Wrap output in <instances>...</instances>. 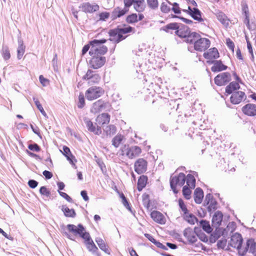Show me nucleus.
<instances>
[{"label":"nucleus","instance_id":"nucleus-22","mask_svg":"<svg viewBox=\"0 0 256 256\" xmlns=\"http://www.w3.org/2000/svg\"><path fill=\"white\" fill-rule=\"evenodd\" d=\"M242 13L245 16L244 22L246 24V26L249 29H250V16L248 6L245 2H242Z\"/></svg>","mask_w":256,"mask_h":256},{"label":"nucleus","instance_id":"nucleus-27","mask_svg":"<svg viewBox=\"0 0 256 256\" xmlns=\"http://www.w3.org/2000/svg\"><path fill=\"white\" fill-rule=\"evenodd\" d=\"M194 202L196 204H200L204 198V192L202 189L200 188H196L194 190Z\"/></svg>","mask_w":256,"mask_h":256},{"label":"nucleus","instance_id":"nucleus-31","mask_svg":"<svg viewBox=\"0 0 256 256\" xmlns=\"http://www.w3.org/2000/svg\"><path fill=\"white\" fill-rule=\"evenodd\" d=\"M134 7L138 12H142L144 10V0H135L134 2Z\"/></svg>","mask_w":256,"mask_h":256},{"label":"nucleus","instance_id":"nucleus-46","mask_svg":"<svg viewBox=\"0 0 256 256\" xmlns=\"http://www.w3.org/2000/svg\"><path fill=\"white\" fill-rule=\"evenodd\" d=\"M226 68L227 66L226 65H214L212 67L211 70L214 72H217L224 70H226Z\"/></svg>","mask_w":256,"mask_h":256},{"label":"nucleus","instance_id":"nucleus-16","mask_svg":"<svg viewBox=\"0 0 256 256\" xmlns=\"http://www.w3.org/2000/svg\"><path fill=\"white\" fill-rule=\"evenodd\" d=\"M246 96L244 92L238 91L234 92L230 96V102L233 104H240L242 99L246 98Z\"/></svg>","mask_w":256,"mask_h":256},{"label":"nucleus","instance_id":"nucleus-3","mask_svg":"<svg viewBox=\"0 0 256 256\" xmlns=\"http://www.w3.org/2000/svg\"><path fill=\"white\" fill-rule=\"evenodd\" d=\"M66 229L68 232H64V235L70 240H74V236L78 235L82 238V236L89 234L85 231V228L81 224H78L77 226L72 224H68L66 226Z\"/></svg>","mask_w":256,"mask_h":256},{"label":"nucleus","instance_id":"nucleus-6","mask_svg":"<svg viewBox=\"0 0 256 256\" xmlns=\"http://www.w3.org/2000/svg\"><path fill=\"white\" fill-rule=\"evenodd\" d=\"M104 90L99 86H94L88 88L86 92L85 96L88 100H92L102 96Z\"/></svg>","mask_w":256,"mask_h":256},{"label":"nucleus","instance_id":"nucleus-18","mask_svg":"<svg viewBox=\"0 0 256 256\" xmlns=\"http://www.w3.org/2000/svg\"><path fill=\"white\" fill-rule=\"evenodd\" d=\"M242 112L248 116H256V105L252 104H248L242 108Z\"/></svg>","mask_w":256,"mask_h":256},{"label":"nucleus","instance_id":"nucleus-10","mask_svg":"<svg viewBox=\"0 0 256 256\" xmlns=\"http://www.w3.org/2000/svg\"><path fill=\"white\" fill-rule=\"evenodd\" d=\"M247 252L256 256V242L254 239H248L247 240L246 247L244 250H240L239 254L243 256L246 254Z\"/></svg>","mask_w":256,"mask_h":256},{"label":"nucleus","instance_id":"nucleus-24","mask_svg":"<svg viewBox=\"0 0 256 256\" xmlns=\"http://www.w3.org/2000/svg\"><path fill=\"white\" fill-rule=\"evenodd\" d=\"M223 215L220 212H216L212 216V226L216 228L219 226L222 220Z\"/></svg>","mask_w":256,"mask_h":256},{"label":"nucleus","instance_id":"nucleus-19","mask_svg":"<svg viewBox=\"0 0 256 256\" xmlns=\"http://www.w3.org/2000/svg\"><path fill=\"white\" fill-rule=\"evenodd\" d=\"M190 32V30L188 26L182 24H178V28L175 31V34L180 38H184L188 36Z\"/></svg>","mask_w":256,"mask_h":256},{"label":"nucleus","instance_id":"nucleus-59","mask_svg":"<svg viewBox=\"0 0 256 256\" xmlns=\"http://www.w3.org/2000/svg\"><path fill=\"white\" fill-rule=\"evenodd\" d=\"M214 198H213V196L210 194H208L206 196L204 201V205H208L209 204L210 202L213 200Z\"/></svg>","mask_w":256,"mask_h":256},{"label":"nucleus","instance_id":"nucleus-9","mask_svg":"<svg viewBox=\"0 0 256 256\" xmlns=\"http://www.w3.org/2000/svg\"><path fill=\"white\" fill-rule=\"evenodd\" d=\"M210 42L208 38H201L200 36L194 46L196 50L202 52L208 48L210 46Z\"/></svg>","mask_w":256,"mask_h":256},{"label":"nucleus","instance_id":"nucleus-4","mask_svg":"<svg viewBox=\"0 0 256 256\" xmlns=\"http://www.w3.org/2000/svg\"><path fill=\"white\" fill-rule=\"evenodd\" d=\"M120 152L122 156H126L130 159H132L139 156L142 153V149L136 146L129 147L124 145L120 148Z\"/></svg>","mask_w":256,"mask_h":256},{"label":"nucleus","instance_id":"nucleus-39","mask_svg":"<svg viewBox=\"0 0 256 256\" xmlns=\"http://www.w3.org/2000/svg\"><path fill=\"white\" fill-rule=\"evenodd\" d=\"M124 136L121 134H117L112 140V144L116 148L119 146L123 140Z\"/></svg>","mask_w":256,"mask_h":256},{"label":"nucleus","instance_id":"nucleus-29","mask_svg":"<svg viewBox=\"0 0 256 256\" xmlns=\"http://www.w3.org/2000/svg\"><path fill=\"white\" fill-rule=\"evenodd\" d=\"M200 36L198 34L193 32L190 33V32L188 34V36L184 38V41L187 43L190 44H194V45L196 42L198 38L200 37Z\"/></svg>","mask_w":256,"mask_h":256},{"label":"nucleus","instance_id":"nucleus-40","mask_svg":"<svg viewBox=\"0 0 256 256\" xmlns=\"http://www.w3.org/2000/svg\"><path fill=\"white\" fill-rule=\"evenodd\" d=\"M104 130L106 133V135L111 136L116 132V128L114 125L110 124L104 129Z\"/></svg>","mask_w":256,"mask_h":256},{"label":"nucleus","instance_id":"nucleus-49","mask_svg":"<svg viewBox=\"0 0 256 256\" xmlns=\"http://www.w3.org/2000/svg\"><path fill=\"white\" fill-rule=\"evenodd\" d=\"M190 188L187 186H185L183 187L182 193L186 199H190V198L191 190H190Z\"/></svg>","mask_w":256,"mask_h":256},{"label":"nucleus","instance_id":"nucleus-61","mask_svg":"<svg viewBox=\"0 0 256 256\" xmlns=\"http://www.w3.org/2000/svg\"><path fill=\"white\" fill-rule=\"evenodd\" d=\"M110 16V14L108 12H104L99 14L100 20H105L108 18Z\"/></svg>","mask_w":256,"mask_h":256},{"label":"nucleus","instance_id":"nucleus-37","mask_svg":"<svg viewBox=\"0 0 256 256\" xmlns=\"http://www.w3.org/2000/svg\"><path fill=\"white\" fill-rule=\"evenodd\" d=\"M200 226L207 233H210L212 231V228L210 226L209 222L204 220H202L200 222Z\"/></svg>","mask_w":256,"mask_h":256},{"label":"nucleus","instance_id":"nucleus-1","mask_svg":"<svg viewBox=\"0 0 256 256\" xmlns=\"http://www.w3.org/2000/svg\"><path fill=\"white\" fill-rule=\"evenodd\" d=\"M106 42V39L94 40L90 42L91 48L89 54L92 56L93 62L96 64H104L106 62V57L103 56L107 52L108 48L106 46H102Z\"/></svg>","mask_w":256,"mask_h":256},{"label":"nucleus","instance_id":"nucleus-62","mask_svg":"<svg viewBox=\"0 0 256 256\" xmlns=\"http://www.w3.org/2000/svg\"><path fill=\"white\" fill-rule=\"evenodd\" d=\"M39 80L42 84L46 86L48 84V80L45 78L42 75H40L39 77Z\"/></svg>","mask_w":256,"mask_h":256},{"label":"nucleus","instance_id":"nucleus-15","mask_svg":"<svg viewBox=\"0 0 256 256\" xmlns=\"http://www.w3.org/2000/svg\"><path fill=\"white\" fill-rule=\"evenodd\" d=\"M82 238L84 240V242L88 250L93 254H95L98 250V248L94 244L89 234H86L82 236Z\"/></svg>","mask_w":256,"mask_h":256},{"label":"nucleus","instance_id":"nucleus-2","mask_svg":"<svg viewBox=\"0 0 256 256\" xmlns=\"http://www.w3.org/2000/svg\"><path fill=\"white\" fill-rule=\"evenodd\" d=\"M133 29L131 26H128L122 28L110 30L108 32L109 40L114 43H118L126 38V36H124L123 34L131 32Z\"/></svg>","mask_w":256,"mask_h":256},{"label":"nucleus","instance_id":"nucleus-41","mask_svg":"<svg viewBox=\"0 0 256 256\" xmlns=\"http://www.w3.org/2000/svg\"><path fill=\"white\" fill-rule=\"evenodd\" d=\"M192 124L196 126V128H198L200 130H205L207 128L205 121H202V120H194Z\"/></svg>","mask_w":256,"mask_h":256},{"label":"nucleus","instance_id":"nucleus-28","mask_svg":"<svg viewBox=\"0 0 256 256\" xmlns=\"http://www.w3.org/2000/svg\"><path fill=\"white\" fill-rule=\"evenodd\" d=\"M18 44L17 57L18 59H20L24 54L26 46L24 45L23 40L20 38L18 39Z\"/></svg>","mask_w":256,"mask_h":256},{"label":"nucleus","instance_id":"nucleus-58","mask_svg":"<svg viewBox=\"0 0 256 256\" xmlns=\"http://www.w3.org/2000/svg\"><path fill=\"white\" fill-rule=\"evenodd\" d=\"M28 148L32 151L38 152L40 151V147L36 144H30L28 146Z\"/></svg>","mask_w":256,"mask_h":256},{"label":"nucleus","instance_id":"nucleus-43","mask_svg":"<svg viewBox=\"0 0 256 256\" xmlns=\"http://www.w3.org/2000/svg\"><path fill=\"white\" fill-rule=\"evenodd\" d=\"M221 232L219 230H216L212 234H211L210 238V242L211 243H214L216 242L217 240L220 236Z\"/></svg>","mask_w":256,"mask_h":256},{"label":"nucleus","instance_id":"nucleus-5","mask_svg":"<svg viewBox=\"0 0 256 256\" xmlns=\"http://www.w3.org/2000/svg\"><path fill=\"white\" fill-rule=\"evenodd\" d=\"M186 176L183 173H180L178 176H172L170 179V188L174 194H177L178 190L176 187L181 188L186 182Z\"/></svg>","mask_w":256,"mask_h":256},{"label":"nucleus","instance_id":"nucleus-44","mask_svg":"<svg viewBox=\"0 0 256 256\" xmlns=\"http://www.w3.org/2000/svg\"><path fill=\"white\" fill-rule=\"evenodd\" d=\"M184 218L186 221L191 224H194L195 221L196 220V218L192 214H188V213L184 214Z\"/></svg>","mask_w":256,"mask_h":256},{"label":"nucleus","instance_id":"nucleus-60","mask_svg":"<svg viewBox=\"0 0 256 256\" xmlns=\"http://www.w3.org/2000/svg\"><path fill=\"white\" fill-rule=\"evenodd\" d=\"M58 193L60 195L62 196L63 198H65L68 202H72V198L66 193L64 192H60V190H58Z\"/></svg>","mask_w":256,"mask_h":256},{"label":"nucleus","instance_id":"nucleus-54","mask_svg":"<svg viewBox=\"0 0 256 256\" xmlns=\"http://www.w3.org/2000/svg\"><path fill=\"white\" fill-rule=\"evenodd\" d=\"M226 240L225 238L218 240L217 242L218 248L219 249H224L226 246Z\"/></svg>","mask_w":256,"mask_h":256},{"label":"nucleus","instance_id":"nucleus-17","mask_svg":"<svg viewBox=\"0 0 256 256\" xmlns=\"http://www.w3.org/2000/svg\"><path fill=\"white\" fill-rule=\"evenodd\" d=\"M80 8L83 12L92 13L98 10L99 6L95 4H91L90 2H84L81 5Z\"/></svg>","mask_w":256,"mask_h":256},{"label":"nucleus","instance_id":"nucleus-38","mask_svg":"<svg viewBox=\"0 0 256 256\" xmlns=\"http://www.w3.org/2000/svg\"><path fill=\"white\" fill-rule=\"evenodd\" d=\"M62 210L64 215L67 217L74 218L76 216V213L74 209H70L68 208L62 206Z\"/></svg>","mask_w":256,"mask_h":256},{"label":"nucleus","instance_id":"nucleus-25","mask_svg":"<svg viewBox=\"0 0 256 256\" xmlns=\"http://www.w3.org/2000/svg\"><path fill=\"white\" fill-rule=\"evenodd\" d=\"M110 116L108 114L103 113L98 116L96 118V122L100 125L107 124L110 122Z\"/></svg>","mask_w":256,"mask_h":256},{"label":"nucleus","instance_id":"nucleus-21","mask_svg":"<svg viewBox=\"0 0 256 256\" xmlns=\"http://www.w3.org/2000/svg\"><path fill=\"white\" fill-rule=\"evenodd\" d=\"M184 236L191 243H194L197 240V236L190 228H187L184 232Z\"/></svg>","mask_w":256,"mask_h":256},{"label":"nucleus","instance_id":"nucleus-36","mask_svg":"<svg viewBox=\"0 0 256 256\" xmlns=\"http://www.w3.org/2000/svg\"><path fill=\"white\" fill-rule=\"evenodd\" d=\"M172 6V4L170 2L168 1H166V2H163L162 3L160 6V10L162 12L164 13H168L171 10V6Z\"/></svg>","mask_w":256,"mask_h":256},{"label":"nucleus","instance_id":"nucleus-13","mask_svg":"<svg viewBox=\"0 0 256 256\" xmlns=\"http://www.w3.org/2000/svg\"><path fill=\"white\" fill-rule=\"evenodd\" d=\"M84 120L86 127L89 132L98 136L101 134V128L98 126L96 123L94 124L90 120L86 118H85Z\"/></svg>","mask_w":256,"mask_h":256},{"label":"nucleus","instance_id":"nucleus-20","mask_svg":"<svg viewBox=\"0 0 256 256\" xmlns=\"http://www.w3.org/2000/svg\"><path fill=\"white\" fill-rule=\"evenodd\" d=\"M151 218L157 223L164 224L166 223V218L164 216L158 211H153L150 214Z\"/></svg>","mask_w":256,"mask_h":256},{"label":"nucleus","instance_id":"nucleus-63","mask_svg":"<svg viewBox=\"0 0 256 256\" xmlns=\"http://www.w3.org/2000/svg\"><path fill=\"white\" fill-rule=\"evenodd\" d=\"M38 184V182L36 180H30L28 182V186L32 188H36Z\"/></svg>","mask_w":256,"mask_h":256},{"label":"nucleus","instance_id":"nucleus-45","mask_svg":"<svg viewBox=\"0 0 256 256\" xmlns=\"http://www.w3.org/2000/svg\"><path fill=\"white\" fill-rule=\"evenodd\" d=\"M2 55L6 60H8L10 57V52L8 46H3L2 49Z\"/></svg>","mask_w":256,"mask_h":256},{"label":"nucleus","instance_id":"nucleus-51","mask_svg":"<svg viewBox=\"0 0 256 256\" xmlns=\"http://www.w3.org/2000/svg\"><path fill=\"white\" fill-rule=\"evenodd\" d=\"M147 3L150 8L152 9H155L158 6V0H147Z\"/></svg>","mask_w":256,"mask_h":256},{"label":"nucleus","instance_id":"nucleus-56","mask_svg":"<svg viewBox=\"0 0 256 256\" xmlns=\"http://www.w3.org/2000/svg\"><path fill=\"white\" fill-rule=\"evenodd\" d=\"M127 22L129 23H134L138 21V16L136 14H132L127 18Z\"/></svg>","mask_w":256,"mask_h":256},{"label":"nucleus","instance_id":"nucleus-48","mask_svg":"<svg viewBox=\"0 0 256 256\" xmlns=\"http://www.w3.org/2000/svg\"><path fill=\"white\" fill-rule=\"evenodd\" d=\"M128 8L124 6V8L122 10H120L118 8L115 11V14L118 17H120L121 16L124 15L126 12L128 10Z\"/></svg>","mask_w":256,"mask_h":256},{"label":"nucleus","instance_id":"nucleus-52","mask_svg":"<svg viewBox=\"0 0 256 256\" xmlns=\"http://www.w3.org/2000/svg\"><path fill=\"white\" fill-rule=\"evenodd\" d=\"M40 192L42 195L46 197H49L50 194V190L44 186H42L40 188Z\"/></svg>","mask_w":256,"mask_h":256},{"label":"nucleus","instance_id":"nucleus-11","mask_svg":"<svg viewBox=\"0 0 256 256\" xmlns=\"http://www.w3.org/2000/svg\"><path fill=\"white\" fill-rule=\"evenodd\" d=\"M231 76L228 72H222L218 74L214 78L215 84L218 86L226 84L231 80Z\"/></svg>","mask_w":256,"mask_h":256},{"label":"nucleus","instance_id":"nucleus-34","mask_svg":"<svg viewBox=\"0 0 256 256\" xmlns=\"http://www.w3.org/2000/svg\"><path fill=\"white\" fill-rule=\"evenodd\" d=\"M178 28V24L172 22L164 26L161 28L160 30H164L166 32H169L170 30H176Z\"/></svg>","mask_w":256,"mask_h":256},{"label":"nucleus","instance_id":"nucleus-12","mask_svg":"<svg viewBox=\"0 0 256 256\" xmlns=\"http://www.w3.org/2000/svg\"><path fill=\"white\" fill-rule=\"evenodd\" d=\"M148 162L142 158H140L136 160L134 164L135 172L138 174H142L147 170Z\"/></svg>","mask_w":256,"mask_h":256},{"label":"nucleus","instance_id":"nucleus-55","mask_svg":"<svg viewBox=\"0 0 256 256\" xmlns=\"http://www.w3.org/2000/svg\"><path fill=\"white\" fill-rule=\"evenodd\" d=\"M84 98L83 94H80L78 96V108H82L84 106Z\"/></svg>","mask_w":256,"mask_h":256},{"label":"nucleus","instance_id":"nucleus-23","mask_svg":"<svg viewBox=\"0 0 256 256\" xmlns=\"http://www.w3.org/2000/svg\"><path fill=\"white\" fill-rule=\"evenodd\" d=\"M188 9L189 14L194 20L198 22H202L203 20L202 18L201 12L198 9L196 8H192L190 6H188Z\"/></svg>","mask_w":256,"mask_h":256},{"label":"nucleus","instance_id":"nucleus-33","mask_svg":"<svg viewBox=\"0 0 256 256\" xmlns=\"http://www.w3.org/2000/svg\"><path fill=\"white\" fill-rule=\"evenodd\" d=\"M96 242L99 248L101 250L104 252L108 254H110V252L108 249L106 248V246L104 241V240L100 238H96Z\"/></svg>","mask_w":256,"mask_h":256},{"label":"nucleus","instance_id":"nucleus-47","mask_svg":"<svg viewBox=\"0 0 256 256\" xmlns=\"http://www.w3.org/2000/svg\"><path fill=\"white\" fill-rule=\"evenodd\" d=\"M100 80V77L98 74H94L88 80V84H93L98 83Z\"/></svg>","mask_w":256,"mask_h":256},{"label":"nucleus","instance_id":"nucleus-30","mask_svg":"<svg viewBox=\"0 0 256 256\" xmlns=\"http://www.w3.org/2000/svg\"><path fill=\"white\" fill-rule=\"evenodd\" d=\"M218 20L225 26H228L229 24V20L226 14L222 12H218L216 14Z\"/></svg>","mask_w":256,"mask_h":256},{"label":"nucleus","instance_id":"nucleus-14","mask_svg":"<svg viewBox=\"0 0 256 256\" xmlns=\"http://www.w3.org/2000/svg\"><path fill=\"white\" fill-rule=\"evenodd\" d=\"M242 242V238L238 233L234 234L232 236L230 244L232 247L236 248L238 250H242L241 246Z\"/></svg>","mask_w":256,"mask_h":256},{"label":"nucleus","instance_id":"nucleus-50","mask_svg":"<svg viewBox=\"0 0 256 256\" xmlns=\"http://www.w3.org/2000/svg\"><path fill=\"white\" fill-rule=\"evenodd\" d=\"M208 206V208L209 212L214 210L217 207V202L214 199Z\"/></svg>","mask_w":256,"mask_h":256},{"label":"nucleus","instance_id":"nucleus-53","mask_svg":"<svg viewBox=\"0 0 256 256\" xmlns=\"http://www.w3.org/2000/svg\"><path fill=\"white\" fill-rule=\"evenodd\" d=\"M178 204L182 210L184 212V214H187L188 213L187 208L182 199L178 200Z\"/></svg>","mask_w":256,"mask_h":256},{"label":"nucleus","instance_id":"nucleus-8","mask_svg":"<svg viewBox=\"0 0 256 256\" xmlns=\"http://www.w3.org/2000/svg\"><path fill=\"white\" fill-rule=\"evenodd\" d=\"M204 56L208 60V62H212L213 64H222L220 60H214L219 57V53L218 50L213 48L208 50L207 52L204 54Z\"/></svg>","mask_w":256,"mask_h":256},{"label":"nucleus","instance_id":"nucleus-26","mask_svg":"<svg viewBox=\"0 0 256 256\" xmlns=\"http://www.w3.org/2000/svg\"><path fill=\"white\" fill-rule=\"evenodd\" d=\"M62 153L66 156L70 163L72 166H75L74 162H76V160L74 156L72 154L70 150L68 147L64 146Z\"/></svg>","mask_w":256,"mask_h":256},{"label":"nucleus","instance_id":"nucleus-64","mask_svg":"<svg viewBox=\"0 0 256 256\" xmlns=\"http://www.w3.org/2000/svg\"><path fill=\"white\" fill-rule=\"evenodd\" d=\"M90 48L91 46L90 42L88 44L85 45L83 47L82 50V55L85 54L88 52V51Z\"/></svg>","mask_w":256,"mask_h":256},{"label":"nucleus","instance_id":"nucleus-35","mask_svg":"<svg viewBox=\"0 0 256 256\" xmlns=\"http://www.w3.org/2000/svg\"><path fill=\"white\" fill-rule=\"evenodd\" d=\"M187 186L190 188H194L196 184V179L194 177L190 174L186 176V180Z\"/></svg>","mask_w":256,"mask_h":256},{"label":"nucleus","instance_id":"nucleus-7","mask_svg":"<svg viewBox=\"0 0 256 256\" xmlns=\"http://www.w3.org/2000/svg\"><path fill=\"white\" fill-rule=\"evenodd\" d=\"M110 105L108 102L102 99L94 102L90 108V112L94 114L100 112L102 110H107L110 108Z\"/></svg>","mask_w":256,"mask_h":256},{"label":"nucleus","instance_id":"nucleus-42","mask_svg":"<svg viewBox=\"0 0 256 256\" xmlns=\"http://www.w3.org/2000/svg\"><path fill=\"white\" fill-rule=\"evenodd\" d=\"M33 100H34V104L36 105L37 108L40 111L41 114L45 118H48V116H47L46 112H45V111L44 110L42 106L41 105V104H40V102L38 101V99L34 97L33 98Z\"/></svg>","mask_w":256,"mask_h":256},{"label":"nucleus","instance_id":"nucleus-57","mask_svg":"<svg viewBox=\"0 0 256 256\" xmlns=\"http://www.w3.org/2000/svg\"><path fill=\"white\" fill-rule=\"evenodd\" d=\"M171 10H172L175 14H179L180 13V10L179 8L178 4L176 2L172 4Z\"/></svg>","mask_w":256,"mask_h":256},{"label":"nucleus","instance_id":"nucleus-32","mask_svg":"<svg viewBox=\"0 0 256 256\" xmlns=\"http://www.w3.org/2000/svg\"><path fill=\"white\" fill-rule=\"evenodd\" d=\"M148 178L145 176H141L138 180L137 188L139 191H141L146 186Z\"/></svg>","mask_w":256,"mask_h":256}]
</instances>
